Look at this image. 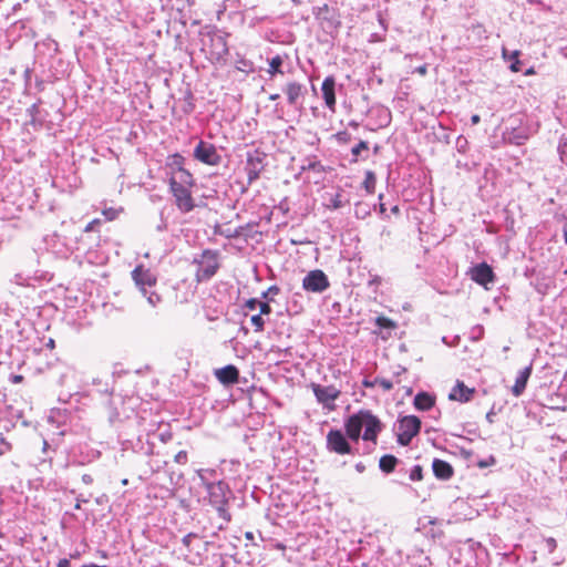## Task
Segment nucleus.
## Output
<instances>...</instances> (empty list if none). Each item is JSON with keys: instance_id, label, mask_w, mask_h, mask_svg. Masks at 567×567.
Returning <instances> with one entry per match:
<instances>
[{"instance_id": "1", "label": "nucleus", "mask_w": 567, "mask_h": 567, "mask_svg": "<svg viewBox=\"0 0 567 567\" xmlns=\"http://www.w3.org/2000/svg\"><path fill=\"white\" fill-rule=\"evenodd\" d=\"M363 427L362 439L375 443L379 433L382 431V423L371 411L360 410L350 415L344 422L346 434L354 442L359 441Z\"/></svg>"}, {"instance_id": "2", "label": "nucleus", "mask_w": 567, "mask_h": 567, "mask_svg": "<svg viewBox=\"0 0 567 567\" xmlns=\"http://www.w3.org/2000/svg\"><path fill=\"white\" fill-rule=\"evenodd\" d=\"M200 51L212 63L225 61L229 52L226 37L217 31L200 33Z\"/></svg>"}, {"instance_id": "3", "label": "nucleus", "mask_w": 567, "mask_h": 567, "mask_svg": "<svg viewBox=\"0 0 567 567\" xmlns=\"http://www.w3.org/2000/svg\"><path fill=\"white\" fill-rule=\"evenodd\" d=\"M207 497L209 504L217 511L218 516L226 523L231 520L228 508L229 499L233 495L227 483L223 481L206 484Z\"/></svg>"}, {"instance_id": "4", "label": "nucleus", "mask_w": 567, "mask_h": 567, "mask_svg": "<svg viewBox=\"0 0 567 567\" xmlns=\"http://www.w3.org/2000/svg\"><path fill=\"white\" fill-rule=\"evenodd\" d=\"M421 420L415 415H406L399 420L398 442L406 446L420 433Z\"/></svg>"}, {"instance_id": "5", "label": "nucleus", "mask_w": 567, "mask_h": 567, "mask_svg": "<svg viewBox=\"0 0 567 567\" xmlns=\"http://www.w3.org/2000/svg\"><path fill=\"white\" fill-rule=\"evenodd\" d=\"M219 262L217 254L210 250H205L200 260L198 261V269L196 277L198 281L210 279L218 270Z\"/></svg>"}, {"instance_id": "6", "label": "nucleus", "mask_w": 567, "mask_h": 567, "mask_svg": "<svg viewBox=\"0 0 567 567\" xmlns=\"http://www.w3.org/2000/svg\"><path fill=\"white\" fill-rule=\"evenodd\" d=\"M134 284L143 296L147 295V288H153L157 284V276L143 265H137L131 272Z\"/></svg>"}, {"instance_id": "7", "label": "nucleus", "mask_w": 567, "mask_h": 567, "mask_svg": "<svg viewBox=\"0 0 567 567\" xmlns=\"http://www.w3.org/2000/svg\"><path fill=\"white\" fill-rule=\"evenodd\" d=\"M311 389L319 403H321L329 411L334 410V401L340 396V390H338L334 385L324 386L317 383H312Z\"/></svg>"}, {"instance_id": "8", "label": "nucleus", "mask_w": 567, "mask_h": 567, "mask_svg": "<svg viewBox=\"0 0 567 567\" xmlns=\"http://www.w3.org/2000/svg\"><path fill=\"white\" fill-rule=\"evenodd\" d=\"M330 286L327 275L320 270L315 269L307 274L302 279V288L310 292H322Z\"/></svg>"}, {"instance_id": "9", "label": "nucleus", "mask_w": 567, "mask_h": 567, "mask_svg": "<svg viewBox=\"0 0 567 567\" xmlns=\"http://www.w3.org/2000/svg\"><path fill=\"white\" fill-rule=\"evenodd\" d=\"M327 449L330 452L346 455L351 453V445L340 430H330L327 434Z\"/></svg>"}, {"instance_id": "10", "label": "nucleus", "mask_w": 567, "mask_h": 567, "mask_svg": "<svg viewBox=\"0 0 567 567\" xmlns=\"http://www.w3.org/2000/svg\"><path fill=\"white\" fill-rule=\"evenodd\" d=\"M194 157L207 165H217L220 161V156L217 154L216 147L204 141H200L195 147Z\"/></svg>"}, {"instance_id": "11", "label": "nucleus", "mask_w": 567, "mask_h": 567, "mask_svg": "<svg viewBox=\"0 0 567 567\" xmlns=\"http://www.w3.org/2000/svg\"><path fill=\"white\" fill-rule=\"evenodd\" d=\"M317 19L323 24V28H337L340 24V16L336 8L323 3L316 12Z\"/></svg>"}, {"instance_id": "12", "label": "nucleus", "mask_w": 567, "mask_h": 567, "mask_svg": "<svg viewBox=\"0 0 567 567\" xmlns=\"http://www.w3.org/2000/svg\"><path fill=\"white\" fill-rule=\"evenodd\" d=\"M175 205L182 213H189L195 208L193 188L172 190Z\"/></svg>"}, {"instance_id": "13", "label": "nucleus", "mask_w": 567, "mask_h": 567, "mask_svg": "<svg viewBox=\"0 0 567 567\" xmlns=\"http://www.w3.org/2000/svg\"><path fill=\"white\" fill-rule=\"evenodd\" d=\"M471 278L476 284L486 287L488 284H492L495 279V275L493 269L486 262H482L476 265L471 269Z\"/></svg>"}, {"instance_id": "14", "label": "nucleus", "mask_w": 567, "mask_h": 567, "mask_svg": "<svg viewBox=\"0 0 567 567\" xmlns=\"http://www.w3.org/2000/svg\"><path fill=\"white\" fill-rule=\"evenodd\" d=\"M475 393V388H468L463 381L457 380L449 394V399L452 401L466 403L473 399Z\"/></svg>"}, {"instance_id": "15", "label": "nucleus", "mask_w": 567, "mask_h": 567, "mask_svg": "<svg viewBox=\"0 0 567 567\" xmlns=\"http://www.w3.org/2000/svg\"><path fill=\"white\" fill-rule=\"evenodd\" d=\"M214 374L216 379L224 385L236 384L239 381V370L233 364L216 369Z\"/></svg>"}, {"instance_id": "16", "label": "nucleus", "mask_w": 567, "mask_h": 567, "mask_svg": "<svg viewBox=\"0 0 567 567\" xmlns=\"http://www.w3.org/2000/svg\"><path fill=\"white\" fill-rule=\"evenodd\" d=\"M334 87H336L334 78L327 76L322 82L321 91H322V97L324 100L327 107L332 112H334V110H336V102H337Z\"/></svg>"}, {"instance_id": "17", "label": "nucleus", "mask_w": 567, "mask_h": 567, "mask_svg": "<svg viewBox=\"0 0 567 567\" xmlns=\"http://www.w3.org/2000/svg\"><path fill=\"white\" fill-rule=\"evenodd\" d=\"M167 174L169 177L178 176L179 174H188L189 172L185 168V158L178 153L172 154L166 161Z\"/></svg>"}, {"instance_id": "18", "label": "nucleus", "mask_w": 567, "mask_h": 567, "mask_svg": "<svg viewBox=\"0 0 567 567\" xmlns=\"http://www.w3.org/2000/svg\"><path fill=\"white\" fill-rule=\"evenodd\" d=\"M432 470L436 478L439 480H450L454 475L453 466L443 460L434 458L432 463Z\"/></svg>"}, {"instance_id": "19", "label": "nucleus", "mask_w": 567, "mask_h": 567, "mask_svg": "<svg viewBox=\"0 0 567 567\" xmlns=\"http://www.w3.org/2000/svg\"><path fill=\"white\" fill-rule=\"evenodd\" d=\"M194 186H195V179L190 173L179 174L178 176L169 177L171 192L177 190V189L194 188Z\"/></svg>"}, {"instance_id": "20", "label": "nucleus", "mask_w": 567, "mask_h": 567, "mask_svg": "<svg viewBox=\"0 0 567 567\" xmlns=\"http://www.w3.org/2000/svg\"><path fill=\"white\" fill-rule=\"evenodd\" d=\"M530 374H532V365L526 367L525 369H523L519 372L518 377L515 380L514 385L512 386V393L514 396L517 398L523 394V392L526 389V385H527Z\"/></svg>"}, {"instance_id": "21", "label": "nucleus", "mask_w": 567, "mask_h": 567, "mask_svg": "<svg viewBox=\"0 0 567 567\" xmlns=\"http://www.w3.org/2000/svg\"><path fill=\"white\" fill-rule=\"evenodd\" d=\"M305 86L297 82H289L286 84L285 87V93L287 95L289 104L291 105H295L297 101L305 94Z\"/></svg>"}, {"instance_id": "22", "label": "nucleus", "mask_w": 567, "mask_h": 567, "mask_svg": "<svg viewBox=\"0 0 567 567\" xmlns=\"http://www.w3.org/2000/svg\"><path fill=\"white\" fill-rule=\"evenodd\" d=\"M414 406L420 411H429L435 404V396L427 392H420L414 398Z\"/></svg>"}, {"instance_id": "23", "label": "nucleus", "mask_w": 567, "mask_h": 567, "mask_svg": "<svg viewBox=\"0 0 567 567\" xmlns=\"http://www.w3.org/2000/svg\"><path fill=\"white\" fill-rule=\"evenodd\" d=\"M502 56L504 60L506 61H511V65H509V69L512 72H519L520 71V61H519V56H520V51L519 50H515L513 52H508L507 49L504 47L502 49Z\"/></svg>"}, {"instance_id": "24", "label": "nucleus", "mask_w": 567, "mask_h": 567, "mask_svg": "<svg viewBox=\"0 0 567 567\" xmlns=\"http://www.w3.org/2000/svg\"><path fill=\"white\" fill-rule=\"evenodd\" d=\"M398 464V458L392 454H386L381 456L379 466L382 472L389 474L392 473L395 470V466Z\"/></svg>"}, {"instance_id": "25", "label": "nucleus", "mask_w": 567, "mask_h": 567, "mask_svg": "<svg viewBox=\"0 0 567 567\" xmlns=\"http://www.w3.org/2000/svg\"><path fill=\"white\" fill-rule=\"evenodd\" d=\"M284 63V59L280 55L274 56L269 61V69L267 70L268 74L272 78L277 74H284V71L281 70Z\"/></svg>"}, {"instance_id": "26", "label": "nucleus", "mask_w": 567, "mask_h": 567, "mask_svg": "<svg viewBox=\"0 0 567 567\" xmlns=\"http://www.w3.org/2000/svg\"><path fill=\"white\" fill-rule=\"evenodd\" d=\"M377 186V177L372 171H368L365 173V178L363 181V187L368 194H373L375 192Z\"/></svg>"}, {"instance_id": "27", "label": "nucleus", "mask_w": 567, "mask_h": 567, "mask_svg": "<svg viewBox=\"0 0 567 567\" xmlns=\"http://www.w3.org/2000/svg\"><path fill=\"white\" fill-rule=\"evenodd\" d=\"M375 324L380 328V329H386V330H395L398 328V324L395 321H393L392 319L388 318V317H384V316H379L375 318Z\"/></svg>"}, {"instance_id": "28", "label": "nucleus", "mask_w": 567, "mask_h": 567, "mask_svg": "<svg viewBox=\"0 0 567 567\" xmlns=\"http://www.w3.org/2000/svg\"><path fill=\"white\" fill-rule=\"evenodd\" d=\"M250 322L254 327L255 332H262L265 329V320L262 316L258 312L250 317Z\"/></svg>"}, {"instance_id": "29", "label": "nucleus", "mask_w": 567, "mask_h": 567, "mask_svg": "<svg viewBox=\"0 0 567 567\" xmlns=\"http://www.w3.org/2000/svg\"><path fill=\"white\" fill-rule=\"evenodd\" d=\"M369 150L368 142L360 141L355 146L352 147L351 153L353 155V162L358 161V156L361 154V152H367Z\"/></svg>"}, {"instance_id": "30", "label": "nucleus", "mask_w": 567, "mask_h": 567, "mask_svg": "<svg viewBox=\"0 0 567 567\" xmlns=\"http://www.w3.org/2000/svg\"><path fill=\"white\" fill-rule=\"evenodd\" d=\"M248 164L252 165V167L248 168L247 173L248 183L251 184L259 177V169L254 165V159L251 157L248 158Z\"/></svg>"}, {"instance_id": "31", "label": "nucleus", "mask_w": 567, "mask_h": 567, "mask_svg": "<svg viewBox=\"0 0 567 567\" xmlns=\"http://www.w3.org/2000/svg\"><path fill=\"white\" fill-rule=\"evenodd\" d=\"M146 299H147V302L152 306V307H156L158 303L162 302V297L161 295H158L157 292L155 291H148L147 290V295L145 296Z\"/></svg>"}, {"instance_id": "32", "label": "nucleus", "mask_w": 567, "mask_h": 567, "mask_svg": "<svg viewBox=\"0 0 567 567\" xmlns=\"http://www.w3.org/2000/svg\"><path fill=\"white\" fill-rule=\"evenodd\" d=\"M423 478V468L421 465H415L410 473V480L421 481Z\"/></svg>"}, {"instance_id": "33", "label": "nucleus", "mask_w": 567, "mask_h": 567, "mask_svg": "<svg viewBox=\"0 0 567 567\" xmlns=\"http://www.w3.org/2000/svg\"><path fill=\"white\" fill-rule=\"evenodd\" d=\"M258 305H259V300H257L256 298H250V299L246 300L244 303V309L246 310L245 315H247L248 311L256 310L258 308Z\"/></svg>"}, {"instance_id": "34", "label": "nucleus", "mask_w": 567, "mask_h": 567, "mask_svg": "<svg viewBox=\"0 0 567 567\" xmlns=\"http://www.w3.org/2000/svg\"><path fill=\"white\" fill-rule=\"evenodd\" d=\"M375 383L382 388L384 391H390L393 389V383L388 380V379H384V378H378L375 379Z\"/></svg>"}, {"instance_id": "35", "label": "nucleus", "mask_w": 567, "mask_h": 567, "mask_svg": "<svg viewBox=\"0 0 567 567\" xmlns=\"http://www.w3.org/2000/svg\"><path fill=\"white\" fill-rule=\"evenodd\" d=\"M102 214L105 216L106 220H110V221L116 219L118 216V212L112 207L103 209Z\"/></svg>"}, {"instance_id": "36", "label": "nucleus", "mask_w": 567, "mask_h": 567, "mask_svg": "<svg viewBox=\"0 0 567 567\" xmlns=\"http://www.w3.org/2000/svg\"><path fill=\"white\" fill-rule=\"evenodd\" d=\"M258 309L261 316H268L271 313V307L268 302L259 301Z\"/></svg>"}, {"instance_id": "37", "label": "nucleus", "mask_w": 567, "mask_h": 567, "mask_svg": "<svg viewBox=\"0 0 567 567\" xmlns=\"http://www.w3.org/2000/svg\"><path fill=\"white\" fill-rule=\"evenodd\" d=\"M560 159L567 165V140L559 145Z\"/></svg>"}, {"instance_id": "38", "label": "nucleus", "mask_w": 567, "mask_h": 567, "mask_svg": "<svg viewBox=\"0 0 567 567\" xmlns=\"http://www.w3.org/2000/svg\"><path fill=\"white\" fill-rule=\"evenodd\" d=\"M194 538H197V535L194 533H189L183 537L182 543L187 550H190V543Z\"/></svg>"}, {"instance_id": "39", "label": "nucleus", "mask_w": 567, "mask_h": 567, "mask_svg": "<svg viewBox=\"0 0 567 567\" xmlns=\"http://www.w3.org/2000/svg\"><path fill=\"white\" fill-rule=\"evenodd\" d=\"M0 444L3 446L0 449V455L11 450V444L6 441V437L0 433Z\"/></svg>"}, {"instance_id": "40", "label": "nucleus", "mask_w": 567, "mask_h": 567, "mask_svg": "<svg viewBox=\"0 0 567 567\" xmlns=\"http://www.w3.org/2000/svg\"><path fill=\"white\" fill-rule=\"evenodd\" d=\"M278 293H279V288L277 286H271V287L268 288L267 291L262 292L261 297L264 299H268L270 295L271 296H276Z\"/></svg>"}, {"instance_id": "41", "label": "nucleus", "mask_w": 567, "mask_h": 567, "mask_svg": "<svg viewBox=\"0 0 567 567\" xmlns=\"http://www.w3.org/2000/svg\"><path fill=\"white\" fill-rule=\"evenodd\" d=\"M175 462L178 464H185L187 462V452L186 451H179L175 455Z\"/></svg>"}, {"instance_id": "42", "label": "nucleus", "mask_w": 567, "mask_h": 567, "mask_svg": "<svg viewBox=\"0 0 567 567\" xmlns=\"http://www.w3.org/2000/svg\"><path fill=\"white\" fill-rule=\"evenodd\" d=\"M100 224H101V220H100L99 218L93 219L92 221H90V223L85 226L84 231H85V233L93 231V230H95V227H96L97 225H100Z\"/></svg>"}, {"instance_id": "43", "label": "nucleus", "mask_w": 567, "mask_h": 567, "mask_svg": "<svg viewBox=\"0 0 567 567\" xmlns=\"http://www.w3.org/2000/svg\"><path fill=\"white\" fill-rule=\"evenodd\" d=\"M336 138H337L339 142L347 143V142L350 140V134H349L348 132H339V133L336 135Z\"/></svg>"}, {"instance_id": "44", "label": "nucleus", "mask_w": 567, "mask_h": 567, "mask_svg": "<svg viewBox=\"0 0 567 567\" xmlns=\"http://www.w3.org/2000/svg\"><path fill=\"white\" fill-rule=\"evenodd\" d=\"M58 567H71V563L69 559L63 558L59 560Z\"/></svg>"}, {"instance_id": "45", "label": "nucleus", "mask_w": 567, "mask_h": 567, "mask_svg": "<svg viewBox=\"0 0 567 567\" xmlns=\"http://www.w3.org/2000/svg\"><path fill=\"white\" fill-rule=\"evenodd\" d=\"M416 72H417L419 74H421V75H425V74H426V72H427V68H426V65H421V66H419V68L416 69Z\"/></svg>"}, {"instance_id": "46", "label": "nucleus", "mask_w": 567, "mask_h": 567, "mask_svg": "<svg viewBox=\"0 0 567 567\" xmlns=\"http://www.w3.org/2000/svg\"><path fill=\"white\" fill-rule=\"evenodd\" d=\"M480 121H481V117H480V115H477V114H474V115L471 117V122H472V124H473V125L478 124V123H480Z\"/></svg>"}, {"instance_id": "47", "label": "nucleus", "mask_w": 567, "mask_h": 567, "mask_svg": "<svg viewBox=\"0 0 567 567\" xmlns=\"http://www.w3.org/2000/svg\"><path fill=\"white\" fill-rule=\"evenodd\" d=\"M22 380H23V377L20 374L12 375L13 383H20V382H22Z\"/></svg>"}, {"instance_id": "48", "label": "nucleus", "mask_w": 567, "mask_h": 567, "mask_svg": "<svg viewBox=\"0 0 567 567\" xmlns=\"http://www.w3.org/2000/svg\"><path fill=\"white\" fill-rule=\"evenodd\" d=\"M564 237H565V243L567 244V223L564 226Z\"/></svg>"}, {"instance_id": "49", "label": "nucleus", "mask_w": 567, "mask_h": 567, "mask_svg": "<svg viewBox=\"0 0 567 567\" xmlns=\"http://www.w3.org/2000/svg\"><path fill=\"white\" fill-rule=\"evenodd\" d=\"M399 212H400V208L398 206L392 207L393 214H399Z\"/></svg>"}, {"instance_id": "50", "label": "nucleus", "mask_w": 567, "mask_h": 567, "mask_svg": "<svg viewBox=\"0 0 567 567\" xmlns=\"http://www.w3.org/2000/svg\"><path fill=\"white\" fill-rule=\"evenodd\" d=\"M278 97H279V94H272V95H270V100H272V101L277 100Z\"/></svg>"}, {"instance_id": "51", "label": "nucleus", "mask_w": 567, "mask_h": 567, "mask_svg": "<svg viewBox=\"0 0 567 567\" xmlns=\"http://www.w3.org/2000/svg\"><path fill=\"white\" fill-rule=\"evenodd\" d=\"M381 338H382L383 340H386V339H389V338H390V333H389V334H381Z\"/></svg>"}, {"instance_id": "52", "label": "nucleus", "mask_w": 567, "mask_h": 567, "mask_svg": "<svg viewBox=\"0 0 567 567\" xmlns=\"http://www.w3.org/2000/svg\"><path fill=\"white\" fill-rule=\"evenodd\" d=\"M478 466H480V467H485V466H487V463H485V462H480V463H478Z\"/></svg>"}, {"instance_id": "53", "label": "nucleus", "mask_w": 567, "mask_h": 567, "mask_svg": "<svg viewBox=\"0 0 567 567\" xmlns=\"http://www.w3.org/2000/svg\"><path fill=\"white\" fill-rule=\"evenodd\" d=\"M49 347L53 348L54 347V341L53 340H50L49 343H48Z\"/></svg>"}, {"instance_id": "54", "label": "nucleus", "mask_w": 567, "mask_h": 567, "mask_svg": "<svg viewBox=\"0 0 567 567\" xmlns=\"http://www.w3.org/2000/svg\"><path fill=\"white\" fill-rule=\"evenodd\" d=\"M533 73H534L533 69H529L528 71H526V74H533Z\"/></svg>"}, {"instance_id": "55", "label": "nucleus", "mask_w": 567, "mask_h": 567, "mask_svg": "<svg viewBox=\"0 0 567 567\" xmlns=\"http://www.w3.org/2000/svg\"><path fill=\"white\" fill-rule=\"evenodd\" d=\"M380 209H381V212H384V210H385V207H384V205H383V204H381V205H380Z\"/></svg>"}, {"instance_id": "56", "label": "nucleus", "mask_w": 567, "mask_h": 567, "mask_svg": "<svg viewBox=\"0 0 567 567\" xmlns=\"http://www.w3.org/2000/svg\"><path fill=\"white\" fill-rule=\"evenodd\" d=\"M246 537H247V538H252V534H251V533H247V534H246Z\"/></svg>"}, {"instance_id": "57", "label": "nucleus", "mask_w": 567, "mask_h": 567, "mask_svg": "<svg viewBox=\"0 0 567 567\" xmlns=\"http://www.w3.org/2000/svg\"><path fill=\"white\" fill-rule=\"evenodd\" d=\"M75 508H76V509H80V502H78V503L75 504Z\"/></svg>"}, {"instance_id": "58", "label": "nucleus", "mask_w": 567, "mask_h": 567, "mask_svg": "<svg viewBox=\"0 0 567 567\" xmlns=\"http://www.w3.org/2000/svg\"><path fill=\"white\" fill-rule=\"evenodd\" d=\"M566 378H567V371H566Z\"/></svg>"}]
</instances>
